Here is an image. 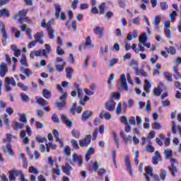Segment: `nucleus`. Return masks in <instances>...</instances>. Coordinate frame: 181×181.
I'll use <instances>...</instances> for the list:
<instances>
[{
	"label": "nucleus",
	"mask_w": 181,
	"mask_h": 181,
	"mask_svg": "<svg viewBox=\"0 0 181 181\" xmlns=\"http://www.w3.org/2000/svg\"><path fill=\"white\" fill-rule=\"evenodd\" d=\"M162 107H169L170 105V101L169 100H161Z\"/></svg>",
	"instance_id": "680f3d73"
},
{
	"label": "nucleus",
	"mask_w": 181,
	"mask_h": 181,
	"mask_svg": "<svg viewBox=\"0 0 181 181\" xmlns=\"http://www.w3.org/2000/svg\"><path fill=\"white\" fill-rule=\"evenodd\" d=\"M91 143V135L88 134L83 139L78 141L79 146L81 148H87Z\"/></svg>",
	"instance_id": "7ed1b4c3"
},
{
	"label": "nucleus",
	"mask_w": 181,
	"mask_h": 181,
	"mask_svg": "<svg viewBox=\"0 0 181 181\" xmlns=\"http://www.w3.org/2000/svg\"><path fill=\"white\" fill-rule=\"evenodd\" d=\"M35 100L37 104H39V105H41V107H44V105H47L49 104L43 98L36 97Z\"/></svg>",
	"instance_id": "6ab92c4d"
},
{
	"label": "nucleus",
	"mask_w": 181,
	"mask_h": 181,
	"mask_svg": "<svg viewBox=\"0 0 181 181\" xmlns=\"http://www.w3.org/2000/svg\"><path fill=\"white\" fill-rule=\"evenodd\" d=\"M20 63L21 66H25V67H28V64H26V55L22 54V58L20 60Z\"/></svg>",
	"instance_id": "37998d69"
},
{
	"label": "nucleus",
	"mask_w": 181,
	"mask_h": 181,
	"mask_svg": "<svg viewBox=\"0 0 181 181\" xmlns=\"http://www.w3.org/2000/svg\"><path fill=\"white\" fill-rule=\"evenodd\" d=\"M29 173H35L36 175H39V173H40V172L39 171V170H37V168L32 165L31 167H30L29 168Z\"/></svg>",
	"instance_id": "ea45409f"
},
{
	"label": "nucleus",
	"mask_w": 181,
	"mask_h": 181,
	"mask_svg": "<svg viewBox=\"0 0 181 181\" xmlns=\"http://www.w3.org/2000/svg\"><path fill=\"white\" fill-rule=\"evenodd\" d=\"M41 54H42V49H40L38 51H35V52H32L30 54V57H33V56H36L37 57L40 56Z\"/></svg>",
	"instance_id": "5fc2aeb1"
},
{
	"label": "nucleus",
	"mask_w": 181,
	"mask_h": 181,
	"mask_svg": "<svg viewBox=\"0 0 181 181\" xmlns=\"http://www.w3.org/2000/svg\"><path fill=\"white\" fill-rule=\"evenodd\" d=\"M100 54L102 56H104V54H107L108 53V45H105V47H100Z\"/></svg>",
	"instance_id": "4c0bfd02"
},
{
	"label": "nucleus",
	"mask_w": 181,
	"mask_h": 181,
	"mask_svg": "<svg viewBox=\"0 0 181 181\" xmlns=\"http://www.w3.org/2000/svg\"><path fill=\"white\" fill-rule=\"evenodd\" d=\"M61 119L62 122H64V124H65V125H66L67 127H69L70 128L73 127V122L69 119V118H67L66 115H61Z\"/></svg>",
	"instance_id": "4468645a"
},
{
	"label": "nucleus",
	"mask_w": 181,
	"mask_h": 181,
	"mask_svg": "<svg viewBox=\"0 0 181 181\" xmlns=\"http://www.w3.org/2000/svg\"><path fill=\"white\" fill-rule=\"evenodd\" d=\"M0 28H1V31L3 33L2 37V43L4 46H6V40L9 39V35H8V32L5 30V24L4 23H0Z\"/></svg>",
	"instance_id": "20e7f679"
},
{
	"label": "nucleus",
	"mask_w": 181,
	"mask_h": 181,
	"mask_svg": "<svg viewBox=\"0 0 181 181\" xmlns=\"http://www.w3.org/2000/svg\"><path fill=\"white\" fill-rule=\"evenodd\" d=\"M165 50L167 53H170V54H176V48L173 46H170V47H165Z\"/></svg>",
	"instance_id": "2f4dec72"
},
{
	"label": "nucleus",
	"mask_w": 181,
	"mask_h": 181,
	"mask_svg": "<svg viewBox=\"0 0 181 181\" xmlns=\"http://www.w3.org/2000/svg\"><path fill=\"white\" fill-rule=\"evenodd\" d=\"M152 87V85L151 84V82L148 79H146L144 90L147 93V94H149L150 88Z\"/></svg>",
	"instance_id": "c85d7f7f"
},
{
	"label": "nucleus",
	"mask_w": 181,
	"mask_h": 181,
	"mask_svg": "<svg viewBox=\"0 0 181 181\" xmlns=\"http://www.w3.org/2000/svg\"><path fill=\"white\" fill-rule=\"evenodd\" d=\"M132 141L134 145H139V139H138L135 134L132 137Z\"/></svg>",
	"instance_id": "69168bd1"
},
{
	"label": "nucleus",
	"mask_w": 181,
	"mask_h": 181,
	"mask_svg": "<svg viewBox=\"0 0 181 181\" xmlns=\"http://www.w3.org/2000/svg\"><path fill=\"white\" fill-rule=\"evenodd\" d=\"M105 30V29H104V28L100 27V26H96V27H95L93 32H94V33H95V35H97V36H98V37L101 38V37H103V36H104Z\"/></svg>",
	"instance_id": "f8f14e48"
},
{
	"label": "nucleus",
	"mask_w": 181,
	"mask_h": 181,
	"mask_svg": "<svg viewBox=\"0 0 181 181\" xmlns=\"http://www.w3.org/2000/svg\"><path fill=\"white\" fill-rule=\"evenodd\" d=\"M154 151H155V147L151 146L150 144L146 146V152H149L150 153H152V152H154Z\"/></svg>",
	"instance_id": "3c124183"
},
{
	"label": "nucleus",
	"mask_w": 181,
	"mask_h": 181,
	"mask_svg": "<svg viewBox=\"0 0 181 181\" xmlns=\"http://www.w3.org/2000/svg\"><path fill=\"white\" fill-rule=\"evenodd\" d=\"M117 86L120 91H128V83H127V75L125 74L120 76Z\"/></svg>",
	"instance_id": "f257e3e1"
},
{
	"label": "nucleus",
	"mask_w": 181,
	"mask_h": 181,
	"mask_svg": "<svg viewBox=\"0 0 181 181\" xmlns=\"http://www.w3.org/2000/svg\"><path fill=\"white\" fill-rule=\"evenodd\" d=\"M57 53L59 56H63L64 54V49H62V47L58 46L57 47Z\"/></svg>",
	"instance_id": "4d7b16f0"
},
{
	"label": "nucleus",
	"mask_w": 181,
	"mask_h": 181,
	"mask_svg": "<svg viewBox=\"0 0 181 181\" xmlns=\"http://www.w3.org/2000/svg\"><path fill=\"white\" fill-rule=\"evenodd\" d=\"M44 36H45V33H43V31L37 33L35 35V42H37V43H40V45H43V43H45V42L43 41V40H42V38Z\"/></svg>",
	"instance_id": "ddd939ff"
},
{
	"label": "nucleus",
	"mask_w": 181,
	"mask_h": 181,
	"mask_svg": "<svg viewBox=\"0 0 181 181\" xmlns=\"http://www.w3.org/2000/svg\"><path fill=\"white\" fill-rule=\"evenodd\" d=\"M112 136L116 145V148L118 149L119 148V138H118V134L115 132H112Z\"/></svg>",
	"instance_id": "bb28decb"
},
{
	"label": "nucleus",
	"mask_w": 181,
	"mask_h": 181,
	"mask_svg": "<svg viewBox=\"0 0 181 181\" xmlns=\"http://www.w3.org/2000/svg\"><path fill=\"white\" fill-rule=\"evenodd\" d=\"M159 160H160V154H159V151H155L154 156L153 157V163L158 165Z\"/></svg>",
	"instance_id": "412c9836"
},
{
	"label": "nucleus",
	"mask_w": 181,
	"mask_h": 181,
	"mask_svg": "<svg viewBox=\"0 0 181 181\" xmlns=\"http://www.w3.org/2000/svg\"><path fill=\"white\" fill-rule=\"evenodd\" d=\"M8 73V66L6 64L1 62L0 64V76L1 77H5Z\"/></svg>",
	"instance_id": "9b49d317"
},
{
	"label": "nucleus",
	"mask_w": 181,
	"mask_h": 181,
	"mask_svg": "<svg viewBox=\"0 0 181 181\" xmlns=\"http://www.w3.org/2000/svg\"><path fill=\"white\" fill-rule=\"evenodd\" d=\"M148 40V37L146 36V33H143L139 37V42L141 45L146 43Z\"/></svg>",
	"instance_id": "b1692460"
},
{
	"label": "nucleus",
	"mask_w": 181,
	"mask_h": 181,
	"mask_svg": "<svg viewBox=\"0 0 181 181\" xmlns=\"http://www.w3.org/2000/svg\"><path fill=\"white\" fill-rule=\"evenodd\" d=\"M125 163H126L127 172H129L132 177H134V173H132V165H131V161L129 160V156H128L125 157Z\"/></svg>",
	"instance_id": "6e6552de"
},
{
	"label": "nucleus",
	"mask_w": 181,
	"mask_h": 181,
	"mask_svg": "<svg viewBox=\"0 0 181 181\" xmlns=\"http://www.w3.org/2000/svg\"><path fill=\"white\" fill-rule=\"evenodd\" d=\"M52 119L54 122H57V124H59V122H60V119H59V117H57V115L56 114L52 115Z\"/></svg>",
	"instance_id": "0e129e2a"
},
{
	"label": "nucleus",
	"mask_w": 181,
	"mask_h": 181,
	"mask_svg": "<svg viewBox=\"0 0 181 181\" xmlns=\"http://www.w3.org/2000/svg\"><path fill=\"white\" fill-rule=\"evenodd\" d=\"M42 95L45 98H50V97L52 96V92H50L49 90L47 89H44L42 90Z\"/></svg>",
	"instance_id": "c9c22d12"
},
{
	"label": "nucleus",
	"mask_w": 181,
	"mask_h": 181,
	"mask_svg": "<svg viewBox=\"0 0 181 181\" xmlns=\"http://www.w3.org/2000/svg\"><path fill=\"white\" fill-rule=\"evenodd\" d=\"M167 176H168V173L166 172V170H161V172L160 173V179L161 180H165Z\"/></svg>",
	"instance_id": "79ce46f5"
},
{
	"label": "nucleus",
	"mask_w": 181,
	"mask_h": 181,
	"mask_svg": "<svg viewBox=\"0 0 181 181\" xmlns=\"http://www.w3.org/2000/svg\"><path fill=\"white\" fill-rule=\"evenodd\" d=\"M36 139L38 142H40V144H42V142H47V139L42 137L40 136H37L36 137Z\"/></svg>",
	"instance_id": "052dcab7"
},
{
	"label": "nucleus",
	"mask_w": 181,
	"mask_h": 181,
	"mask_svg": "<svg viewBox=\"0 0 181 181\" xmlns=\"http://www.w3.org/2000/svg\"><path fill=\"white\" fill-rule=\"evenodd\" d=\"M20 121L21 122H24V124L28 122V118H26V115L25 114L20 115Z\"/></svg>",
	"instance_id": "bf43d9fd"
},
{
	"label": "nucleus",
	"mask_w": 181,
	"mask_h": 181,
	"mask_svg": "<svg viewBox=\"0 0 181 181\" xmlns=\"http://www.w3.org/2000/svg\"><path fill=\"white\" fill-rule=\"evenodd\" d=\"M6 139H3L4 144H7V142H11L12 141V134L8 133L6 134Z\"/></svg>",
	"instance_id": "a19ab883"
},
{
	"label": "nucleus",
	"mask_w": 181,
	"mask_h": 181,
	"mask_svg": "<svg viewBox=\"0 0 181 181\" xmlns=\"http://www.w3.org/2000/svg\"><path fill=\"white\" fill-rule=\"evenodd\" d=\"M71 144L74 149H79L78 143L77 142V140L76 139H71Z\"/></svg>",
	"instance_id": "a18cd8bd"
},
{
	"label": "nucleus",
	"mask_w": 181,
	"mask_h": 181,
	"mask_svg": "<svg viewBox=\"0 0 181 181\" xmlns=\"http://www.w3.org/2000/svg\"><path fill=\"white\" fill-rule=\"evenodd\" d=\"M52 134H53L54 136L56 138V141L59 142L61 148H63V141L62 140H60V139L59 138V131H57V129H54L52 132Z\"/></svg>",
	"instance_id": "a211bd4d"
},
{
	"label": "nucleus",
	"mask_w": 181,
	"mask_h": 181,
	"mask_svg": "<svg viewBox=\"0 0 181 181\" xmlns=\"http://www.w3.org/2000/svg\"><path fill=\"white\" fill-rule=\"evenodd\" d=\"M117 63H118V59L113 58L107 62V66L108 67H113L114 64H117Z\"/></svg>",
	"instance_id": "e433bc0d"
},
{
	"label": "nucleus",
	"mask_w": 181,
	"mask_h": 181,
	"mask_svg": "<svg viewBox=\"0 0 181 181\" xmlns=\"http://www.w3.org/2000/svg\"><path fill=\"white\" fill-rule=\"evenodd\" d=\"M65 71L66 73V78L71 80L73 78V73H74V70L70 67H66Z\"/></svg>",
	"instance_id": "aec40b11"
},
{
	"label": "nucleus",
	"mask_w": 181,
	"mask_h": 181,
	"mask_svg": "<svg viewBox=\"0 0 181 181\" xmlns=\"http://www.w3.org/2000/svg\"><path fill=\"white\" fill-rule=\"evenodd\" d=\"M35 112H36L38 118H40V119H42V118H43V116L45 115V112H43V110H36Z\"/></svg>",
	"instance_id": "de8ad7c7"
},
{
	"label": "nucleus",
	"mask_w": 181,
	"mask_h": 181,
	"mask_svg": "<svg viewBox=\"0 0 181 181\" xmlns=\"http://www.w3.org/2000/svg\"><path fill=\"white\" fill-rule=\"evenodd\" d=\"M23 127H25L23 124L20 123L19 122H17V121H14V123L13 124V129H14V131H18V129H23Z\"/></svg>",
	"instance_id": "5701e85b"
},
{
	"label": "nucleus",
	"mask_w": 181,
	"mask_h": 181,
	"mask_svg": "<svg viewBox=\"0 0 181 181\" xmlns=\"http://www.w3.org/2000/svg\"><path fill=\"white\" fill-rule=\"evenodd\" d=\"M144 175H148V176L153 177V169L150 165L147 166L146 168V173Z\"/></svg>",
	"instance_id": "f704fd0d"
},
{
	"label": "nucleus",
	"mask_w": 181,
	"mask_h": 181,
	"mask_svg": "<svg viewBox=\"0 0 181 181\" xmlns=\"http://www.w3.org/2000/svg\"><path fill=\"white\" fill-rule=\"evenodd\" d=\"M9 11L8 8H4L0 10V18H9Z\"/></svg>",
	"instance_id": "4be33fe9"
},
{
	"label": "nucleus",
	"mask_w": 181,
	"mask_h": 181,
	"mask_svg": "<svg viewBox=\"0 0 181 181\" xmlns=\"http://www.w3.org/2000/svg\"><path fill=\"white\" fill-rule=\"evenodd\" d=\"M9 173V180L15 181L16 180V176H19V175L23 174L22 171H19L16 170V168H13V170L8 171Z\"/></svg>",
	"instance_id": "39448f33"
},
{
	"label": "nucleus",
	"mask_w": 181,
	"mask_h": 181,
	"mask_svg": "<svg viewBox=\"0 0 181 181\" xmlns=\"http://www.w3.org/2000/svg\"><path fill=\"white\" fill-rule=\"evenodd\" d=\"M171 165L168 168L170 172H171L173 176H175L177 172V168L175 165V163H179L174 158H171Z\"/></svg>",
	"instance_id": "0eeeda50"
},
{
	"label": "nucleus",
	"mask_w": 181,
	"mask_h": 181,
	"mask_svg": "<svg viewBox=\"0 0 181 181\" xmlns=\"http://www.w3.org/2000/svg\"><path fill=\"white\" fill-rule=\"evenodd\" d=\"M160 6L162 11H166V9H168V8H169V6L168 5V4H166V1L160 2Z\"/></svg>",
	"instance_id": "603ef678"
},
{
	"label": "nucleus",
	"mask_w": 181,
	"mask_h": 181,
	"mask_svg": "<svg viewBox=\"0 0 181 181\" xmlns=\"http://www.w3.org/2000/svg\"><path fill=\"white\" fill-rule=\"evenodd\" d=\"M91 115H93V112H91L90 110H85L82 113V120L83 121H88V118H90V117H91Z\"/></svg>",
	"instance_id": "dca6fc26"
},
{
	"label": "nucleus",
	"mask_w": 181,
	"mask_h": 181,
	"mask_svg": "<svg viewBox=\"0 0 181 181\" xmlns=\"http://www.w3.org/2000/svg\"><path fill=\"white\" fill-rule=\"evenodd\" d=\"M72 160L78 164V166H83V157L81 156L77 155L76 153H72Z\"/></svg>",
	"instance_id": "1a4fd4ad"
},
{
	"label": "nucleus",
	"mask_w": 181,
	"mask_h": 181,
	"mask_svg": "<svg viewBox=\"0 0 181 181\" xmlns=\"http://www.w3.org/2000/svg\"><path fill=\"white\" fill-rule=\"evenodd\" d=\"M153 94L154 95L159 97V95L162 94V90H160L159 88H155L153 90Z\"/></svg>",
	"instance_id": "6e6d98bb"
},
{
	"label": "nucleus",
	"mask_w": 181,
	"mask_h": 181,
	"mask_svg": "<svg viewBox=\"0 0 181 181\" xmlns=\"http://www.w3.org/2000/svg\"><path fill=\"white\" fill-rule=\"evenodd\" d=\"M21 97L22 101H24L25 103H27V101H29V96L25 93H21Z\"/></svg>",
	"instance_id": "13d9d810"
},
{
	"label": "nucleus",
	"mask_w": 181,
	"mask_h": 181,
	"mask_svg": "<svg viewBox=\"0 0 181 181\" xmlns=\"http://www.w3.org/2000/svg\"><path fill=\"white\" fill-rule=\"evenodd\" d=\"M154 25H155V29H158L159 30V23H160V18L159 16H156L154 17Z\"/></svg>",
	"instance_id": "473e14b6"
},
{
	"label": "nucleus",
	"mask_w": 181,
	"mask_h": 181,
	"mask_svg": "<svg viewBox=\"0 0 181 181\" xmlns=\"http://www.w3.org/2000/svg\"><path fill=\"white\" fill-rule=\"evenodd\" d=\"M164 156L165 159H170L171 160L172 158V149L167 148L164 150Z\"/></svg>",
	"instance_id": "c756f323"
},
{
	"label": "nucleus",
	"mask_w": 181,
	"mask_h": 181,
	"mask_svg": "<svg viewBox=\"0 0 181 181\" xmlns=\"http://www.w3.org/2000/svg\"><path fill=\"white\" fill-rule=\"evenodd\" d=\"M66 98H67V92H64L62 93V95L60 96L59 100H61L62 103H64Z\"/></svg>",
	"instance_id": "e2e57ef3"
},
{
	"label": "nucleus",
	"mask_w": 181,
	"mask_h": 181,
	"mask_svg": "<svg viewBox=\"0 0 181 181\" xmlns=\"http://www.w3.org/2000/svg\"><path fill=\"white\" fill-rule=\"evenodd\" d=\"M18 87L22 90V91H28V90L29 89V88L26 85L21 82L18 83Z\"/></svg>",
	"instance_id": "864d4df0"
},
{
	"label": "nucleus",
	"mask_w": 181,
	"mask_h": 181,
	"mask_svg": "<svg viewBox=\"0 0 181 181\" xmlns=\"http://www.w3.org/2000/svg\"><path fill=\"white\" fill-rule=\"evenodd\" d=\"M73 170V167L70 165L69 163H66L64 165L62 166V171L67 176H70L71 175V172Z\"/></svg>",
	"instance_id": "9d476101"
},
{
	"label": "nucleus",
	"mask_w": 181,
	"mask_h": 181,
	"mask_svg": "<svg viewBox=\"0 0 181 181\" xmlns=\"http://www.w3.org/2000/svg\"><path fill=\"white\" fill-rule=\"evenodd\" d=\"M100 118H101V119L104 118L105 119H111V115H110L108 112L104 113V110H102L100 114Z\"/></svg>",
	"instance_id": "cd10ccee"
},
{
	"label": "nucleus",
	"mask_w": 181,
	"mask_h": 181,
	"mask_svg": "<svg viewBox=\"0 0 181 181\" xmlns=\"http://www.w3.org/2000/svg\"><path fill=\"white\" fill-rule=\"evenodd\" d=\"M173 74L169 72H164V77L166 79L167 81H170V83H172L173 81Z\"/></svg>",
	"instance_id": "72a5a7b5"
},
{
	"label": "nucleus",
	"mask_w": 181,
	"mask_h": 181,
	"mask_svg": "<svg viewBox=\"0 0 181 181\" xmlns=\"http://www.w3.org/2000/svg\"><path fill=\"white\" fill-rule=\"evenodd\" d=\"M54 9H55V13L54 14V16L55 19H59V15H60V12H62V6L60 4H54Z\"/></svg>",
	"instance_id": "f3484780"
},
{
	"label": "nucleus",
	"mask_w": 181,
	"mask_h": 181,
	"mask_svg": "<svg viewBox=\"0 0 181 181\" xmlns=\"http://www.w3.org/2000/svg\"><path fill=\"white\" fill-rule=\"evenodd\" d=\"M88 46H91L92 47H94V45H91V37L88 36L86 39L85 43L83 44V49H87Z\"/></svg>",
	"instance_id": "393cba45"
},
{
	"label": "nucleus",
	"mask_w": 181,
	"mask_h": 181,
	"mask_svg": "<svg viewBox=\"0 0 181 181\" xmlns=\"http://www.w3.org/2000/svg\"><path fill=\"white\" fill-rule=\"evenodd\" d=\"M47 30L48 32V36L49 38L51 40H54L56 37V31H54V30H53V28H52L51 26H48L47 28Z\"/></svg>",
	"instance_id": "2eb2a0df"
},
{
	"label": "nucleus",
	"mask_w": 181,
	"mask_h": 181,
	"mask_svg": "<svg viewBox=\"0 0 181 181\" xmlns=\"http://www.w3.org/2000/svg\"><path fill=\"white\" fill-rule=\"evenodd\" d=\"M94 153V148H90L85 154V160L86 162H88L90 160V156Z\"/></svg>",
	"instance_id": "a878e982"
},
{
	"label": "nucleus",
	"mask_w": 181,
	"mask_h": 181,
	"mask_svg": "<svg viewBox=\"0 0 181 181\" xmlns=\"http://www.w3.org/2000/svg\"><path fill=\"white\" fill-rule=\"evenodd\" d=\"M169 16H170V19L171 22H174L175 18H176V16H177V13H176L175 11H173L170 13Z\"/></svg>",
	"instance_id": "49530a36"
},
{
	"label": "nucleus",
	"mask_w": 181,
	"mask_h": 181,
	"mask_svg": "<svg viewBox=\"0 0 181 181\" xmlns=\"http://www.w3.org/2000/svg\"><path fill=\"white\" fill-rule=\"evenodd\" d=\"M71 135L74 137V138H80V131L78 130H76V129H72L71 131Z\"/></svg>",
	"instance_id": "c03bdc74"
},
{
	"label": "nucleus",
	"mask_w": 181,
	"mask_h": 181,
	"mask_svg": "<svg viewBox=\"0 0 181 181\" xmlns=\"http://www.w3.org/2000/svg\"><path fill=\"white\" fill-rule=\"evenodd\" d=\"M66 64V62H63V64L59 65L57 64H54L55 70L56 71H58L59 73H62L64 69V66Z\"/></svg>",
	"instance_id": "7c9ffc66"
},
{
	"label": "nucleus",
	"mask_w": 181,
	"mask_h": 181,
	"mask_svg": "<svg viewBox=\"0 0 181 181\" xmlns=\"http://www.w3.org/2000/svg\"><path fill=\"white\" fill-rule=\"evenodd\" d=\"M131 124L128 122H127L126 126L124 127V131L125 132H127V134H129V132H131Z\"/></svg>",
	"instance_id": "338daca9"
},
{
	"label": "nucleus",
	"mask_w": 181,
	"mask_h": 181,
	"mask_svg": "<svg viewBox=\"0 0 181 181\" xmlns=\"http://www.w3.org/2000/svg\"><path fill=\"white\" fill-rule=\"evenodd\" d=\"M7 153L9 156H13V150H12V146L10 144L6 145Z\"/></svg>",
	"instance_id": "58836bf2"
},
{
	"label": "nucleus",
	"mask_w": 181,
	"mask_h": 181,
	"mask_svg": "<svg viewBox=\"0 0 181 181\" xmlns=\"http://www.w3.org/2000/svg\"><path fill=\"white\" fill-rule=\"evenodd\" d=\"M99 13L100 15H104V9H105V3H102L99 6Z\"/></svg>",
	"instance_id": "09e8293b"
},
{
	"label": "nucleus",
	"mask_w": 181,
	"mask_h": 181,
	"mask_svg": "<svg viewBox=\"0 0 181 181\" xmlns=\"http://www.w3.org/2000/svg\"><path fill=\"white\" fill-rule=\"evenodd\" d=\"M27 36H28L29 39H33V35H32V29L27 28L26 30Z\"/></svg>",
	"instance_id": "774afa93"
},
{
	"label": "nucleus",
	"mask_w": 181,
	"mask_h": 181,
	"mask_svg": "<svg viewBox=\"0 0 181 181\" xmlns=\"http://www.w3.org/2000/svg\"><path fill=\"white\" fill-rule=\"evenodd\" d=\"M162 129V126H160V123L156 122L153 124V129H157L158 131Z\"/></svg>",
	"instance_id": "8fccbe9b"
},
{
	"label": "nucleus",
	"mask_w": 181,
	"mask_h": 181,
	"mask_svg": "<svg viewBox=\"0 0 181 181\" xmlns=\"http://www.w3.org/2000/svg\"><path fill=\"white\" fill-rule=\"evenodd\" d=\"M5 83V88L7 93H11V91H12V86L16 87V86H18V84L16 83V80H15V78L13 77H6ZM11 84L12 86H11Z\"/></svg>",
	"instance_id": "f03ea898"
},
{
	"label": "nucleus",
	"mask_w": 181,
	"mask_h": 181,
	"mask_svg": "<svg viewBox=\"0 0 181 181\" xmlns=\"http://www.w3.org/2000/svg\"><path fill=\"white\" fill-rule=\"evenodd\" d=\"M105 108L107 110V111L112 112L115 110V101L113 100H110L105 102Z\"/></svg>",
	"instance_id": "423d86ee"
}]
</instances>
